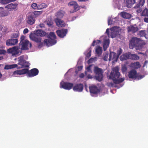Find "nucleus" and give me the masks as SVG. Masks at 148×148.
<instances>
[{"mask_svg": "<svg viewBox=\"0 0 148 148\" xmlns=\"http://www.w3.org/2000/svg\"><path fill=\"white\" fill-rule=\"evenodd\" d=\"M109 41L108 40H106L104 41L103 43V50L105 51L109 46Z\"/></svg>", "mask_w": 148, "mask_h": 148, "instance_id": "c85d7f7f", "label": "nucleus"}, {"mask_svg": "<svg viewBox=\"0 0 148 148\" xmlns=\"http://www.w3.org/2000/svg\"><path fill=\"white\" fill-rule=\"evenodd\" d=\"M127 68L126 65H124L122 66L121 70L122 73H124L127 71Z\"/></svg>", "mask_w": 148, "mask_h": 148, "instance_id": "c9c22d12", "label": "nucleus"}, {"mask_svg": "<svg viewBox=\"0 0 148 148\" xmlns=\"http://www.w3.org/2000/svg\"><path fill=\"white\" fill-rule=\"evenodd\" d=\"M106 33L108 35H109V29L108 28L106 31Z\"/></svg>", "mask_w": 148, "mask_h": 148, "instance_id": "052dcab7", "label": "nucleus"}, {"mask_svg": "<svg viewBox=\"0 0 148 148\" xmlns=\"http://www.w3.org/2000/svg\"><path fill=\"white\" fill-rule=\"evenodd\" d=\"M7 52L10 53L12 56H16L19 54L20 51L17 46H14L12 48H10L7 50Z\"/></svg>", "mask_w": 148, "mask_h": 148, "instance_id": "1a4fd4ad", "label": "nucleus"}, {"mask_svg": "<svg viewBox=\"0 0 148 148\" xmlns=\"http://www.w3.org/2000/svg\"><path fill=\"white\" fill-rule=\"evenodd\" d=\"M145 43L143 40L137 37H133L129 41V47L130 49L135 48L136 50L141 49Z\"/></svg>", "mask_w": 148, "mask_h": 148, "instance_id": "f257e3e1", "label": "nucleus"}, {"mask_svg": "<svg viewBox=\"0 0 148 148\" xmlns=\"http://www.w3.org/2000/svg\"><path fill=\"white\" fill-rule=\"evenodd\" d=\"M102 51V48L99 46H97L96 47L95 52L99 56L101 54Z\"/></svg>", "mask_w": 148, "mask_h": 148, "instance_id": "cd10ccee", "label": "nucleus"}, {"mask_svg": "<svg viewBox=\"0 0 148 148\" xmlns=\"http://www.w3.org/2000/svg\"><path fill=\"white\" fill-rule=\"evenodd\" d=\"M3 28V27L2 25H0V31H1Z\"/></svg>", "mask_w": 148, "mask_h": 148, "instance_id": "69168bd1", "label": "nucleus"}, {"mask_svg": "<svg viewBox=\"0 0 148 148\" xmlns=\"http://www.w3.org/2000/svg\"><path fill=\"white\" fill-rule=\"evenodd\" d=\"M18 41L17 39H13L11 38L6 41V45L8 46L14 45L17 44Z\"/></svg>", "mask_w": 148, "mask_h": 148, "instance_id": "f8f14e48", "label": "nucleus"}, {"mask_svg": "<svg viewBox=\"0 0 148 148\" xmlns=\"http://www.w3.org/2000/svg\"><path fill=\"white\" fill-rule=\"evenodd\" d=\"M39 26L40 27H41V28H42L44 27V26H45V25H44V24H43V23L40 24L39 25Z\"/></svg>", "mask_w": 148, "mask_h": 148, "instance_id": "e2e57ef3", "label": "nucleus"}, {"mask_svg": "<svg viewBox=\"0 0 148 148\" xmlns=\"http://www.w3.org/2000/svg\"><path fill=\"white\" fill-rule=\"evenodd\" d=\"M108 57V54H105L103 58V59L105 61H107Z\"/></svg>", "mask_w": 148, "mask_h": 148, "instance_id": "de8ad7c7", "label": "nucleus"}, {"mask_svg": "<svg viewBox=\"0 0 148 148\" xmlns=\"http://www.w3.org/2000/svg\"><path fill=\"white\" fill-rule=\"evenodd\" d=\"M141 16L144 17L148 16V9L147 8H145L142 12L141 13Z\"/></svg>", "mask_w": 148, "mask_h": 148, "instance_id": "7c9ffc66", "label": "nucleus"}, {"mask_svg": "<svg viewBox=\"0 0 148 148\" xmlns=\"http://www.w3.org/2000/svg\"><path fill=\"white\" fill-rule=\"evenodd\" d=\"M114 33H115L114 31H113V32H112L111 33V36L112 38H114L116 37V35L115 34H114Z\"/></svg>", "mask_w": 148, "mask_h": 148, "instance_id": "8fccbe9b", "label": "nucleus"}, {"mask_svg": "<svg viewBox=\"0 0 148 148\" xmlns=\"http://www.w3.org/2000/svg\"><path fill=\"white\" fill-rule=\"evenodd\" d=\"M100 42H101V41L99 40H94L92 44V46H94L95 45H97Z\"/></svg>", "mask_w": 148, "mask_h": 148, "instance_id": "a19ab883", "label": "nucleus"}, {"mask_svg": "<svg viewBox=\"0 0 148 148\" xmlns=\"http://www.w3.org/2000/svg\"><path fill=\"white\" fill-rule=\"evenodd\" d=\"M25 36H21V38H20V43L19 44V45L20 44V43H21L22 42H23L25 40Z\"/></svg>", "mask_w": 148, "mask_h": 148, "instance_id": "37998d69", "label": "nucleus"}, {"mask_svg": "<svg viewBox=\"0 0 148 148\" xmlns=\"http://www.w3.org/2000/svg\"><path fill=\"white\" fill-rule=\"evenodd\" d=\"M91 51L90 50L89 52L87 54L86 56V57H87L88 58H89L91 56Z\"/></svg>", "mask_w": 148, "mask_h": 148, "instance_id": "49530a36", "label": "nucleus"}, {"mask_svg": "<svg viewBox=\"0 0 148 148\" xmlns=\"http://www.w3.org/2000/svg\"><path fill=\"white\" fill-rule=\"evenodd\" d=\"M48 37L49 38L45 39L44 40V43L46 46L49 47L56 43V36L54 32H50Z\"/></svg>", "mask_w": 148, "mask_h": 148, "instance_id": "39448f33", "label": "nucleus"}, {"mask_svg": "<svg viewBox=\"0 0 148 148\" xmlns=\"http://www.w3.org/2000/svg\"><path fill=\"white\" fill-rule=\"evenodd\" d=\"M93 61V59L92 58H90L89 60L88 61V63H91L92 62V61Z\"/></svg>", "mask_w": 148, "mask_h": 148, "instance_id": "0e129e2a", "label": "nucleus"}, {"mask_svg": "<svg viewBox=\"0 0 148 148\" xmlns=\"http://www.w3.org/2000/svg\"><path fill=\"white\" fill-rule=\"evenodd\" d=\"M29 47L30 48H31L32 47V44L31 43H29Z\"/></svg>", "mask_w": 148, "mask_h": 148, "instance_id": "338daca9", "label": "nucleus"}, {"mask_svg": "<svg viewBox=\"0 0 148 148\" xmlns=\"http://www.w3.org/2000/svg\"><path fill=\"white\" fill-rule=\"evenodd\" d=\"M39 73V71L36 68H34L30 70L28 69H24L21 70H17L14 71L13 73V75H24L27 74V77H33L38 75Z\"/></svg>", "mask_w": 148, "mask_h": 148, "instance_id": "7ed1b4c3", "label": "nucleus"}, {"mask_svg": "<svg viewBox=\"0 0 148 148\" xmlns=\"http://www.w3.org/2000/svg\"><path fill=\"white\" fill-rule=\"evenodd\" d=\"M11 2L9 0H0V3L2 4H6Z\"/></svg>", "mask_w": 148, "mask_h": 148, "instance_id": "e433bc0d", "label": "nucleus"}, {"mask_svg": "<svg viewBox=\"0 0 148 148\" xmlns=\"http://www.w3.org/2000/svg\"><path fill=\"white\" fill-rule=\"evenodd\" d=\"M144 20L145 22L148 23V18H145L144 19Z\"/></svg>", "mask_w": 148, "mask_h": 148, "instance_id": "13d9d810", "label": "nucleus"}, {"mask_svg": "<svg viewBox=\"0 0 148 148\" xmlns=\"http://www.w3.org/2000/svg\"><path fill=\"white\" fill-rule=\"evenodd\" d=\"M19 34L18 33H13L11 36V38L13 39L14 38H15V39H17V38H18L19 36Z\"/></svg>", "mask_w": 148, "mask_h": 148, "instance_id": "58836bf2", "label": "nucleus"}, {"mask_svg": "<svg viewBox=\"0 0 148 148\" xmlns=\"http://www.w3.org/2000/svg\"><path fill=\"white\" fill-rule=\"evenodd\" d=\"M18 67L17 64H13L11 65L7 64L5 65L4 67V69L6 70H8L12 69L14 68Z\"/></svg>", "mask_w": 148, "mask_h": 148, "instance_id": "a878e982", "label": "nucleus"}, {"mask_svg": "<svg viewBox=\"0 0 148 148\" xmlns=\"http://www.w3.org/2000/svg\"><path fill=\"white\" fill-rule=\"evenodd\" d=\"M123 52V50L121 48H119L117 51V56L119 58V56Z\"/></svg>", "mask_w": 148, "mask_h": 148, "instance_id": "ea45409f", "label": "nucleus"}, {"mask_svg": "<svg viewBox=\"0 0 148 148\" xmlns=\"http://www.w3.org/2000/svg\"><path fill=\"white\" fill-rule=\"evenodd\" d=\"M128 76L130 78L134 79L137 77V72L134 70H132L128 73Z\"/></svg>", "mask_w": 148, "mask_h": 148, "instance_id": "412c9836", "label": "nucleus"}, {"mask_svg": "<svg viewBox=\"0 0 148 148\" xmlns=\"http://www.w3.org/2000/svg\"><path fill=\"white\" fill-rule=\"evenodd\" d=\"M26 21L28 24L32 25L34 23L35 20V18L33 16V15L31 14L27 16Z\"/></svg>", "mask_w": 148, "mask_h": 148, "instance_id": "dca6fc26", "label": "nucleus"}, {"mask_svg": "<svg viewBox=\"0 0 148 148\" xmlns=\"http://www.w3.org/2000/svg\"><path fill=\"white\" fill-rule=\"evenodd\" d=\"M109 56V58L108 59L109 61L113 60L114 62L117 61L118 58L117 56V54L116 53L110 52Z\"/></svg>", "mask_w": 148, "mask_h": 148, "instance_id": "4468645a", "label": "nucleus"}, {"mask_svg": "<svg viewBox=\"0 0 148 148\" xmlns=\"http://www.w3.org/2000/svg\"><path fill=\"white\" fill-rule=\"evenodd\" d=\"M90 92V93L94 94H97L100 92V90L96 86H92L89 87Z\"/></svg>", "mask_w": 148, "mask_h": 148, "instance_id": "2eb2a0df", "label": "nucleus"}, {"mask_svg": "<svg viewBox=\"0 0 148 148\" xmlns=\"http://www.w3.org/2000/svg\"><path fill=\"white\" fill-rule=\"evenodd\" d=\"M76 2L75 1H72L70 2L69 4L68 5L71 6H74V5L76 4Z\"/></svg>", "mask_w": 148, "mask_h": 148, "instance_id": "c03bdc74", "label": "nucleus"}, {"mask_svg": "<svg viewBox=\"0 0 148 148\" xmlns=\"http://www.w3.org/2000/svg\"><path fill=\"white\" fill-rule=\"evenodd\" d=\"M140 57L136 54H134L130 53V59L133 60H137L139 59Z\"/></svg>", "mask_w": 148, "mask_h": 148, "instance_id": "b1692460", "label": "nucleus"}, {"mask_svg": "<svg viewBox=\"0 0 148 148\" xmlns=\"http://www.w3.org/2000/svg\"><path fill=\"white\" fill-rule=\"evenodd\" d=\"M29 32V30L28 29L25 28V29L23 31V33L24 34H25L26 33H27Z\"/></svg>", "mask_w": 148, "mask_h": 148, "instance_id": "3c124183", "label": "nucleus"}, {"mask_svg": "<svg viewBox=\"0 0 148 148\" xmlns=\"http://www.w3.org/2000/svg\"><path fill=\"white\" fill-rule=\"evenodd\" d=\"M68 30L66 29H59L56 32L58 36L61 38H63L65 36Z\"/></svg>", "mask_w": 148, "mask_h": 148, "instance_id": "9d476101", "label": "nucleus"}, {"mask_svg": "<svg viewBox=\"0 0 148 148\" xmlns=\"http://www.w3.org/2000/svg\"><path fill=\"white\" fill-rule=\"evenodd\" d=\"M143 77L141 75H139L138 76L137 78H138V79H142Z\"/></svg>", "mask_w": 148, "mask_h": 148, "instance_id": "bf43d9fd", "label": "nucleus"}, {"mask_svg": "<svg viewBox=\"0 0 148 148\" xmlns=\"http://www.w3.org/2000/svg\"><path fill=\"white\" fill-rule=\"evenodd\" d=\"M81 8H85V9L86 8V7L84 6H81Z\"/></svg>", "mask_w": 148, "mask_h": 148, "instance_id": "774afa93", "label": "nucleus"}, {"mask_svg": "<svg viewBox=\"0 0 148 148\" xmlns=\"http://www.w3.org/2000/svg\"><path fill=\"white\" fill-rule=\"evenodd\" d=\"M127 3V7L128 8H131L132 5L135 3L136 0H125Z\"/></svg>", "mask_w": 148, "mask_h": 148, "instance_id": "5701e85b", "label": "nucleus"}, {"mask_svg": "<svg viewBox=\"0 0 148 148\" xmlns=\"http://www.w3.org/2000/svg\"><path fill=\"white\" fill-rule=\"evenodd\" d=\"M130 53L128 52L122 54L120 57V59L121 61H124L130 59Z\"/></svg>", "mask_w": 148, "mask_h": 148, "instance_id": "ddd939ff", "label": "nucleus"}, {"mask_svg": "<svg viewBox=\"0 0 148 148\" xmlns=\"http://www.w3.org/2000/svg\"><path fill=\"white\" fill-rule=\"evenodd\" d=\"M108 25H111L112 24V21L110 19L108 20Z\"/></svg>", "mask_w": 148, "mask_h": 148, "instance_id": "680f3d73", "label": "nucleus"}, {"mask_svg": "<svg viewBox=\"0 0 148 148\" xmlns=\"http://www.w3.org/2000/svg\"><path fill=\"white\" fill-rule=\"evenodd\" d=\"M131 64L132 66L134 67L135 69H138L141 66L140 63L138 62L131 63Z\"/></svg>", "mask_w": 148, "mask_h": 148, "instance_id": "2f4dec72", "label": "nucleus"}, {"mask_svg": "<svg viewBox=\"0 0 148 148\" xmlns=\"http://www.w3.org/2000/svg\"><path fill=\"white\" fill-rule=\"evenodd\" d=\"M84 74L83 73H82L81 74L79 75V77L81 78H84Z\"/></svg>", "mask_w": 148, "mask_h": 148, "instance_id": "4d7b16f0", "label": "nucleus"}, {"mask_svg": "<svg viewBox=\"0 0 148 148\" xmlns=\"http://www.w3.org/2000/svg\"><path fill=\"white\" fill-rule=\"evenodd\" d=\"M46 34V32L42 29H38L34 31V34L30 36V38L37 43L40 42L42 38L40 37H43Z\"/></svg>", "mask_w": 148, "mask_h": 148, "instance_id": "20e7f679", "label": "nucleus"}, {"mask_svg": "<svg viewBox=\"0 0 148 148\" xmlns=\"http://www.w3.org/2000/svg\"><path fill=\"white\" fill-rule=\"evenodd\" d=\"M83 68L82 66H79L77 67V69L78 71H81Z\"/></svg>", "mask_w": 148, "mask_h": 148, "instance_id": "5fc2aeb1", "label": "nucleus"}, {"mask_svg": "<svg viewBox=\"0 0 148 148\" xmlns=\"http://www.w3.org/2000/svg\"><path fill=\"white\" fill-rule=\"evenodd\" d=\"M73 83L62 82L60 83V87L66 90H70L73 88Z\"/></svg>", "mask_w": 148, "mask_h": 148, "instance_id": "6e6552de", "label": "nucleus"}, {"mask_svg": "<svg viewBox=\"0 0 148 148\" xmlns=\"http://www.w3.org/2000/svg\"><path fill=\"white\" fill-rule=\"evenodd\" d=\"M145 2V0H138L136 3V5L134 8H138L143 6Z\"/></svg>", "mask_w": 148, "mask_h": 148, "instance_id": "4be33fe9", "label": "nucleus"}, {"mask_svg": "<svg viewBox=\"0 0 148 148\" xmlns=\"http://www.w3.org/2000/svg\"><path fill=\"white\" fill-rule=\"evenodd\" d=\"M120 75L119 67L118 66H116L112 69V71L111 72L109 77L110 79L113 80L114 84H119L123 82L125 79L124 78L119 79Z\"/></svg>", "mask_w": 148, "mask_h": 148, "instance_id": "f03ea898", "label": "nucleus"}, {"mask_svg": "<svg viewBox=\"0 0 148 148\" xmlns=\"http://www.w3.org/2000/svg\"><path fill=\"white\" fill-rule=\"evenodd\" d=\"M73 8L74 10V11H73V12L71 11H70V12L71 13H73L74 12H75L77 11L78 10H79L80 9V7L77 4V3H76V4L75 5H74V6L73 7Z\"/></svg>", "mask_w": 148, "mask_h": 148, "instance_id": "f704fd0d", "label": "nucleus"}, {"mask_svg": "<svg viewBox=\"0 0 148 148\" xmlns=\"http://www.w3.org/2000/svg\"><path fill=\"white\" fill-rule=\"evenodd\" d=\"M138 34L140 36H145H145L146 35V31L141 30L139 31L138 32Z\"/></svg>", "mask_w": 148, "mask_h": 148, "instance_id": "72a5a7b5", "label": "nucleus"}, {"mask_svg": "<svg viewBox=\"0 0 148 148\" xmlns=\"http://www.w3.org/2000/svg\"><path fill=\"white\" fill-rule=\"evenodd\" d=\"M38 43H39V44L37 45V47L38 48H40L42 47L43 43L42 42H41V41L40 42H39Z\"/></svg>", "mask_w": 148, "mask_h": 148, "instance_id": "09e8293b", "label": "nucleus"}, {"mask_svg": "<svg viewBox=\"0 0 148 148\" xmlns=\"http://www.w3.org/2000/svg\"><path fill=\"white\" fill-rule=\"evenodd\" d=\"M42 11H36L33 12L31 14L33 15V16L35 18L38 17L39 16L42 14Z\"/></svg>", "mask_w": 148, "mask_h": 148, "instance_id": "c756f323", "label": "nucleus"}, {"mask_svg": "<svg viewBox=\"0 0 148 148\" xmlns=\"http://www.w3.org/2000/svg\"><path fill=\"white\" fill-rule=\"evenodd\" d=\"M18 64L20 65L21 67L19 68L28 67L29 66V63L24 60V56H21L18 58Z\"/></svg>", "mask_w": 148, "mask_h": 148, "instance_id": "0eeeda50", "label": "nucleus"}, {"mask_svg": "<svg viewBox=\"0 0 148 148\" xmlns=\"http://www.w3.org/2000/svg\"><path fill=\"white\" fill-rule=\"evenodd\" d=\"M47 5L45 3H42L38 5V9L41 10L47 7Z\"/></svg>", "mask_w": 148, "mask_h": 148, "instance_id": "473e14b6", "label": "nucleus"}, {"mask_svg": "<svg viewBox=\"0 0 148 148\" xmlns=\"http://www.w3.org/2000/svg\"><path fill=\"white\" fill-rule=\"evenodd\" d=\"M55 21L56 25L59 27H63L65 26L64 22L59 18H56L55 20Z\"/></svg>", "mask_w": 148, "mask_h": 148, "instance_id": "aec40b11", "label": "nucleus"}, {"mask_svg": "<svg viewBox=\"0 0 148 148\" xmlns=\"http://www.w3.org/2000/svg\"><path fill=\"white\" fill-rule=\"evenodd\" d=\"M138 29L136 25H130L128 27L127 30L128 32L135 33L138 30Z\"/></svg>", "mask_w": 148, "mask_h": 148, "instance_id": "a211bd4d", "label": "nucleus"}, {"mask_svg": "<svg viewBox=\"0 0 148 148\" xmlns=\"http://www.w3.org/2000/svg\"><path fill=\"white\" fill-rule=\"evenodd\" d=\"M91 66L89 65L88 66L87 68V69L88 72H91V70L90 69Z\"/></svg>", "mask_w": 148, "mask_h": 148, "instance_id": "603ef678", "label": "nucleus"}, {"mask_svg": "<svg viewBox=\"0 0 148 148\" xmlns=\"http://www.w3.org/2000/svg\"><path fill=\"white\" fill-rule=\"evenodd\" d=\"M94 72L97 75L95 77L96 79L99 82L102 80L103 78V71L102 69L99 68L97 66H95L94 68Z\"/></svg>", "mask_w": 148, "mask_h": 148, "instance_id": "423d86ee", "label": "nucleus"}, {"mask_svg": "<svg viewBox=\"0 0 148 148\" xmlns=\"http://www.w3.org/2000/svg\"><path fill=\"white\" fill-rule=\"evenodd\" d=\"M121 16L122 17L126 19H130L131 17V14L125 12H121Z\"/></svg>", "mask_w": 148, "mask_h": 148, "instance_id": "393cba45", "label": "nucleus"}, {"mask_svg": "<svg viewBox=\"0 0 148 148\" xmlns=\"http://www.w3.org/2000/svg\"><path fill=\"white\" fill-rule=\"evenodd\" d=\"M45 23H46V24L49 27H52L53 26V23L51 18H47L46 20Z\"/></svg>", "mask_w": 148, "mask_h": 148, "instance_id": "bb28decb", "label": "nucleus"}, {"mask_svg": "<svg viewBox=\"0 0 148 148\" xmlns=\"http://www.w3.org/2000/svg\"><path fill=\"white\" fill-rule=\"evenodd\" d=\"M83 85L82 84H77L75 85L73 87V90L75 91L80 92L83 89Z\"/></svg>", "mask_w": 148, "mask_h": 148, "instance_id": "9b49d317", "label": "nucleus"}, {"mask_svg": "<svg viewBox=\"0 0 148 148\" xmlns=\"http://www.w3.org/2000/svg\"><path fill=\"white\" fill-rule=\"evenodd\" d=\"M5 52V51L4 49H0V54H4Z\"/></svg>", "mask_w": 148, "mask_h": 148, "instance_id": "864d4df0", "label": "nucleus"}, {"mask_svg": "<svg viewBox=\"0 0 148 148\" xmlns=\"http://www.w3.org/2000/svg\"><path fill=\"white\" fill-rule=\"evenodd\" d=\"M8 14L9 13L8 11H5L3 12V14H3L2 16H7L8 15Z\"/></svg>", "mask_w": 148, "mask_h": 148, "instance_id": "a18cd8bd", "label": "nucleus"}, {"mask_svg": "<svg viewBox=\"0 0 148 148\" xmlns=\"http://www.w3.org/2000/svg\"><path fill=\"white\" fill-rule=\"evenodd\" d=\"M18 5L17 3H11L5 6V8L8 9L10 11H12L16 8Z\"/></svg>", "mask_w": 148, "mask_h": 148, "instance_id": "f3484780", "label": "nucleus"}, {"mask_svg": "<svg viewBox=\"0 0 148 148\" xmlns=\"http://www.w3.org/2000/svg\"><path fill=\"white\" fill-rule=\"evenodd\" d=\"M108 86H109L113 87L114 86V84L112 82L109 83H108Z\"/></svg>", "mask_w": 148, "mask_h": 148, "instance_id": "6e6d98bb", "label": "nucleus"}, {"mask_svg": "<svg viewBox=\"0 0 148 148\" xmlns=\"http://www.w3.org/2000/svg\"><path fill=\"white\" fill-rule=\"evenodd\" d=\"M29 42L27 40H25L23 42L20 43L21 45V49L22 50H26L28 49V46Z\"/></svg>", "mask_w": 148, "mask_h": 148, "instance_id": "6ab92c4d", "label": "nucleus"}, {"mask_svg": "<svg viewBox=\"0 0 148 148\" xmlns=\"http://www.w3.org/2000/svg\"><path fill=\"white\" fill-rule=\"evenodd\" d=\"M63 15L64 14L62 11H58L57 13V16L60 18L63 17Z\"/></svg>", "mask_w": 148, "mask_h": 148, "instance_id": "4c0bfd02", "label": "nucleus"}, {"mask_svg": "<svg viewBox=\"0 0 148 148\" xmlns=\"http://www.w3.org/2000/svg\"><path fill=\"white\" fill-rule=\"evenodd\" d=\"M31 6L32 8L34 9H38V5L36 3H32Z\"/></svg>", "mask_w": 148, "mask_h": 148, "instance_id": "79ce46f5", "label": "nucleus"}]
</instances>
